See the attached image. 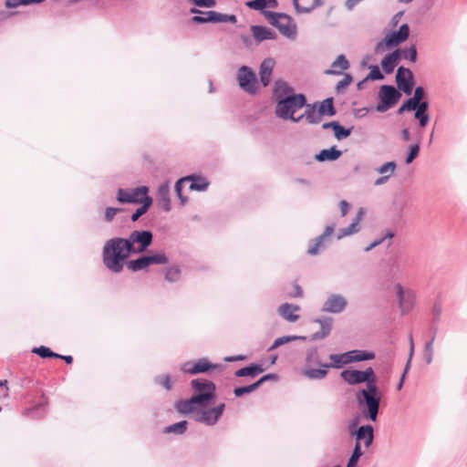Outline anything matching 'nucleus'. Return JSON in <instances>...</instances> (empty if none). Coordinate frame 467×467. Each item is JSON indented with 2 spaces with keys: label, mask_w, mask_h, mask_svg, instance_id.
Segmentation results:
<instances>
[{
  "label": "nucleus",
  "mask_w": 467,
  "mask_h": 467,
  "mask_svg": "<svg viewBox=\"0 0 467 467\" xmlns=\"http://www.w3.org/2000/svg\"><path fill=\"white\" fill-rule=\"evenodd\" d=\"M213 24L217 23H232L235 24L237 22V17L235 15H227L222 14L214 11V16H213Z\"/></svg>",
  "instance_id": "obj_53"
},
{
  "label": "nucleus",
  "mask_w": 467,
  "mask_h": 467,
  "mask_svg": "<svg viewBox=\"0 0 467 467\" xmlns=\"http://www.w3.org/2000/svg\"><path fill=\"white\" fill-rule=\"evenodd\" d=\"M442 307L440 302H435L431 309V324H439L441 317Z\"/></svg>",
  "instance_id": "obj_64"
},
{
  "label": "nucleus",
  "mask_w": 467,
  "mask_h": 467,
  "mask_svg": "<svg viewBox=\"0 0 467 467\" xmlns=\"http://www.w3.org/2000/svg\"><path fill=\"white\" fill-rule=\"evenodd\" d=\"M334 136L337 140L347 139L352 131V128H345L339 122L337 123L334 129Z\"/></svg>",
  "instance_id": "obj_55"
},
{
  "label": "nucleus",
  "mask_w": 467,
  "mask_h": 467,
  "mask_svg": "<svg viewBox=\"0 0 467 467\" xmlns=\"http://www.w3.org/2000/svg\"><path fill=\"white\" fill-rule=\"evenodd\" d=\"M134 254L126 238L113 237L108 240L102 249V261L111 273H120L129 257Z\"/></svg>",
  "instance_id": "obj_2"
},
{
  "label": "nucleus",
  "mask_w": 467,
  "mask_h": 467,
  "mask_svg": "<svg viewBox=\"0 0 467 467\" xmlns=\"http://www.w3.org/2000/svg\"><path fill=\"white\" fill-rule=\"evenodd\" d=\"M318 114L323 118L324 116L333 117L337 114L336 108L334 106V98L329 97L322 100L318 104Z\"/></svg>",
  "instance_id": "obj_34"
},
{
  "label": "nucleus",
  "mask_w": 467,
  "mask_h": 467,
  "mask_svg": "<svg viewBox=\"0 0 467 467\" xmlns=\"http://www.w3.org/2000/svg\"><path fill=\"white\" fill-rule=\"evenodd\" d=\"M395 78L397 89L410 96L415 84L413 72L410 68L400 66L397 69Z\"/></svg>",
  "instance_id": "obj_9"
},
{
  "label": "nucleus",
  "mask_w": 467,
  "mask_h": 467,
  "mask_svg": "<svg viewBox=\"0 0 467 467\" xmlns=\"http://www.w3.org/2000/svg\"><path fill=\"white\" fill-rule=\"evenodd\" d=\"M363 455L361 445L355 444L352 453L348 460L346 467H358V462L360 457Z\"/></svg>",
  "instance_id": "obj_49"
},
{
  "label": "nucleus",
  "mask_w": 467,
  "mask_h": 467,
  "mask_svg": "<svg viewBox=\"0 0 467 467\" xmlns=\"http://www.w3.org/2000/svg\"><path fill=\"white\" fill-rule=\"evenodd\" d=\"M191 387L193 389L192 396L201 398V400H196L200 408L209 406L216 398V386L210 379H194L191 381Z\"/></svg>",
  "instance_id": "obj_5"
},
{
  "label": "nucleus",
  "mask_w": 467,
  "mask_h": 467,
  "mask_svg": "<svg viewBox=\"0 0 467 467\" xmlns=\"http://www.w3.org/2000/svg\"><path fill=\"white\" fill-rule=\"evenodd\" d=\"M341 379L348 385H358L364 383L362 370L348 368L340 373Z\"/></svg>",
  "instance_id": "obj_23"
},
{
  "label": "nucleus",
  "mask_w": 467,
  "mask_h": 467,
  "mask_svg": "<svg viewBox=\"0 0 467 467\" xmlns=\"http://www.w3.org/2000/svg\"><path fill=\"white\" fill-rule=\"evenodd\" d=\"M164 279L170 283H175L179 281L181 276V267L179 265H172L164 269Z\"/></svg>",
  "instance_id": "obj_44"
},
{
  "label": "nucleus",
  "mask_w": 467,
  "mask_h": 467,
  "mask_svg": "<svg viewBox=\"0 0 467 467\" xmlns=\"http://www.w3.org/2000/svg\"><path fill=\"white\" fill-rule=\"evenodd\" d=\"M250 9L264 11L267 6L276 8L278 6L277 0H250L245 3Z\"/></svg>",
  "instance_id": "obj_36"
},
{
  "label": "nucleus",
  "mask_w": 467,
  "mask_h": 467,
  "mask_svg": "<svg viewBox=\"0 0 467 467\" xmlns=\"http://www.w3.org/2000/svg\"><path fill=\"white\" fill-rule=\"evenodd\" d=\"M148 265H165L169 262V258L164 253H157L153 254H145Z\"/></svg>",
  "instance_id": "obj_50"
},
{
  "label": "nucleus",
  "mask_w": 467,
  "mask_h": 467,
  "mask_svg": "<svg viewBox=\"0 0 467 467\" xmlns=\"http://www.w3.org/2000/svg\"><path fill=\"white\" fill-rule=\"evenodd\" d=\"M196 400H201V398L191 397L186 400H179L176 401L174 407L176 410L182 414L186 415L189 413H197L198 412V402Z\"/></svg>",
  "instance_id": "obj_17"
},
{
  "label": "nucleus",
  "mask_w": 467,
  "mask_h": 467,
  "mask_svg": "<svg viewBox=\"0 0 467 467\" xmlns=\"http://www.w3.org/2000/svg\"><path fill=\"white\" fill-rule=\"evenodd\" d=\"M187 177H192L191 180L188 181L191 182V184L189 186V189L191 191L202 192L205 191L209 186V182L202 176L191 174L188 175Z\"/></svg>",
  "instance_id": "obj_37"
},
{
  "label": "nucleus",
  "mask_w": 467,
  "mask_h": 467,
  "mask_svg": "<svg viewBox=\"0 0 467 467\" xmlns=\"http://www.w3.org/2000/svg\"><path fill=\"white\" fill-rule=\"evenodd\" d=\"M250 30L257 43L276 38V34L270 28L264 26H252Z\"/></svg>",
  "instance_id": "obj_22"
},
{
  "label": "nucleus",
  "mask_w": 467,
  "mask_h": 467,
  "mask_svg": "<svg viewBox=\"0 0 467 467\" xmlns=\"http://www.w3.org/2000/svg\"><path fill=\"white\" fill-rule=\"evenodd\" d=\"M265 368L262 365L257 363H251L248 366L243 367L234 372V376L237 378L249 377L255 378L260 373L264 372Z\"/></svg>",
  "instance_id": "obj_27"
},
{
  "label": "nucleus",
  "mask_w": 467,
  "mask_h": 467,
  "mask_svg": "<svg viewBox=\"0 0 467 467\" xmlns=\"http://www.w3.org/2000/svg\"><path fill=\"white\" fill-rule=\"evenodd\" d=\"M117 201L120 203H131L135 200L130 197V191L125 189H119L117 193Z\"/></svg>",
  "instance_id": "obj_61"
},
{
  "label": "nucleus",
  "mask_w": 467,
  "mask_h": 467,
  "mask_svg": "<svg viewBox=\"0 0 467 467\" xmlns=\"http://www.w3.org/2000/svg\"><path fill=\"white\" fill-rule=\"evenodd\" d=\"M335 226L333 224L327 225L323 234L311 240L307 254L310 255H316L318 253L319 247L322 245L324 241L330 236L334 232Z\"/></svg>",
  "instance_id": "obj_21"
},
{
  "label": "nucleus",
  "mask_w": 467,
  "mask_h": 467,
  "mask_svg": "<svg viewBox=\"0 0 467 467\" xmlns=\"http://www.w3.org/2000/svg\"><path fill=\"white\" fill-rule=\"evenodd\" d=\"M274 67L275 60L270 57L264 59L260 64L259 80L263 87H267L270 84Z\"/></svg>",
  "instance_id": "obj_18"
},
{
  "label": "nucleus",
  "mask_w": 467,
  "mask_h": 467,
  "mask_svg": "<svg viewBox=\"0 0 467 467\" xmlns=\"http://www.w3.org/2000/svg\"><path fill=\"white\" fill-rule=\"evenodd\" d=\"M401 59V49L397 48L387 54L381 60L380 65L386 74H391Z\"/></svg>",
  "instance_id": "obj_16"
},
{
  "label": "nucleus",
  "mask_w": 467,
  "mask_h": 467,
  "mask_svg": "<svg viewBox=\"0 0 467 467\" xmlns=\"http://www.w3.org/2000/svg\"><path fill=\"white\" fill-rule=\"evenodd\" d=\"M396 296L399 307L403 315L409 313L415 302V295L410 289H404L400 284H396Z\"/></svg>",
  "instance_id": "obj_10"
},
{
  "label": "nucleus",
  "mask_w": 467,
  "mask_h": 467,
  "mask_svg": "<svg viewBox=\"0 0 467 467\" xmlns=\"http://www.w3.org/2000/svg\"><path fill=\"white\" fill-rule=\"evenodd\" d=\"M307 339L306 337L305 336H284V337H277L274 343L272 344V346L267 349L268 352L270 351H273L274 349L286 344V343H289V342H292V341H296V340H302V341H306Z\"/></svg>",
  "instance_id": "obj_40"
},
{
  "label": "nucleus",
  "mask_w": 467,
  "mask_h": 467,
  "mask_svg": "<svg viewBox=\"0 0 467 467\" xmlns=\"http://www.w3.org/2000/svg\"><path fill=\"white\" fill-rule=\"evenodd\" d=\"M401 96V92L394 86L382 85L379 90V103L376 106V110L386 112L399 102Z\"/></svg>",
  "instance_id": "obj_6"
},
{
  "label": "nucleus",
  "mask_w": 467,
  "mask_h": 467,
  "mask_svg": "<svg viewBox=\"0 0 467 467\" xmlns=\"http://www.w3.org/2000/svg\"><path fill=\"white\" fill-rule=\"evenodd\" d=\"M320 325V330L312 334L309 337L311 341L320 340L327 337L331 329L333 319L331 317H320L314 320Z\"/></svg>",
  "instance_id": "obj_19"
},
{
  "label": "nucleus",
  "mask_w": 467,
  "mask_h": 467,
  "mask_svg": "<svg viewBox=\"0 0 467 467\" xmlns=\"http://www.w3.org/2000/svg\"><path fill=\"white\" fill-rule=\"evenodd\" d=\"M418 57L417 48L415 45L410 46L409 48L401 49V58L408 59L410 62H416Z\"/></svg>",
  "instance_id": "obj_56"
},
{
  "label": "nucleus",
  "mask_w": 467,
  "mask_h": 467,
  "mask_svg": "<svg viewBox=\"0 0 467 467\" xmlns=\"http://www.w3.org/2000/svg\"><path fill=\"white\" fill-rule=\"evenodd\" d=\"M219 365L210 362L206 358H199L194 363L185 362L182 365V370L190 375L206 373L212 369L218 368Z\"/></svg>",
  "instance_id": "obj_12"
},
{
  "label": "nucleus",
  "mask_w": 467,
  "mask_h": 467,
  "mask_svg": "<svg viewBox=\"0 0 467 467\" xmlns=\"http://www.w3.org/2000/svg\"><path fill=\"white\" fill-rule=\"evenodd\" d=\"M300 307L296 305H292L289 303L282 304L277 311L278 314L285 320L289 322H296L299 319V316L296 314H294V311H298Z\"/></svg>",
  "instance_id": "obj_30"
},
{
  "label": "nucleus",
  "mask_w": 467,
  "mask_h": 467,
  "mask_svg": "<svg viewBox=\"0 0 467 467\" xmlns=\"http://www.w3.org/2000/svg\"><path fill=\"white\" fill-rule=\"evenodd\" d=\"M224 409L225 404L220 403L214 408L202 410L200 415H196L194 417V420L208 426L215 425L220 417L223 415Z\"/></svg>",
  "instance_id": "obj_13"
},
{
  "label": "nucleus",
  "mask_w": 467,
  "mask_h": 467,
  "mask_svg": "<svg viewBox=\"0 0 467 467\" xmlns=\"http://www.w3.org/2000/svg\"><path fill=\"white\" fill-rule=\"evenodd\" d=\"M273 96L275 101V115L285 120L298 123L302 117H295L296 110L306 105V97L302 93H295L294 88L285 80L275 81Z\"/></svg>",
  "instance_id": "obj_1"
},
{
  "label": "nucleus",
  "mask_w": 467,
  "mask_h": 467,
  "mask_svg": "<svg viewBox=\"0 0 467 467\" xmlns=\"http://www.w3.org/2000/svg\"><path fill=\"white\" fill-rule=\"evenodd\" d=\"M148 186H139L130 191V197L135 201L131 202V203H142L145 202L146 197L150 196Z\"/></svg>",
  "instance_id": "obj_38"
},
{
  "label": "nucleus",
  "mask_w": 467,
  "mask_h": 467,
  "mask_svg": "<svg viewBox=\"0 0 467 467\" xmlns=\"http://www.w3.org/2000/svg\"><path fill=\"white\" fill-rule=\"evenodd\" d=\"M420 145L419 143H415L411 146H410L409 150L407 152V156L405 159V163L410 164L419 155L420 153Z\"/></svg>",
  "instance_id": "obj_60"
},
{
  "label": "nucleus",
  "mask_w": 467,
  "mask_h": 467,
  "mask_svg": "<svg viewBox=\"0 0 467 467\" xmlns=\"http://www.w3.org/2000/svg\"><path fill=\"white\" fill-rule=\"evenodd\" d=\"M350 363L371 360L375 358L374 352L361 349H354L348 351Z\"/></svg>",
  "instance_id": "obj_32"
},
{
  "label": "nucleus",
  "mask_w": 467,
  "mask_h": 467,
  "mask_svg": "<svg viewBox=\"0 0 467 467\" xmlns=\"http://www.w3.org/2000/svg\"><path fill=\"white\" fill-rule=\"evenodd\" d=\"M192 177H182L179 179L174 185V190L176 192L177 197L179 198L181 204L184 205L187 202V197L182 195V190L184 187V183L187 182L189 180H191Z\"/></svg>",
  "instance_id": "obj_47"
},
{
  "label": "nucleus",
  "mask_w": 467,
  "mask_h": 467,
  "mask_svg": "<svg viewBox=\"0 0 467 467\" xmlns=\"http://www.w3.org/2000/svg\"><path fill=\"white\" fill-rule=\"evenodd\" d=\"M125 265L132 272L141 271L149 266L145 254L136 259L128 260Z\"/></svg>",
  "instance_id": "obj_41"
},
{
  "label": "nucleus",
  "mask_w": 467,
  "mask_h": 467,
  "mask_svg": "<svg viewBox=\"0 0 467 467\" xmlns=\"http://www.w3.org/2000/svg\"><path fill=\"white\" fill-rule=\"evenodd\" d=\"M347 357H348V351L342 354H330L328 358L332 363H327V365H324L323 368H327V370L330 368H341L345 365L350 364V360Z\"/></svg>",
  "instance_id": "obj_33"
},
{
  "label": "nucleus",
  "mask_w": 467,
  "mask_h": 467,
  "mask_svg": "<svg viewBox=\"0 0 467 467\" xmlns=\"http://www.w3.org/2000/svg\"><path fill=\"white\" fill-rule=\"evenodd\" d=\"M34 354H36L41 358H58V354L51 350L48 347L40 346L36 347L32 349Z\"/></svg>",
  "instance_id": "obj_48"
},
{
  "label": "nucleus",
  "mask_w": 467,
  "mask_h": 467,
  "mask_svg": "<svg viewBox=\"0 0 467 467\" xmlns=\"http://www.w3.org/2000/svg\"><path fill=\"white\" fill-rule=\"evenodd\" d=\"M349 67V62L344 55H339L331 64V67L325 70L326 75L339 76L343 70Z\"/></svg>",
  "instance_id": "obj_26"
},
{
  "label": "nucleus",
  "mask_w": 467,
  "mask_h": 467,
  "mask_svg": "<svg viewBox=\"0 0 467 467\" xmlns=\"http://www.w3.org/2000/svg\"><path fill=\"white\" fill-rule=\"evenodd\" d=\"M265 17L268 20V22L275 26L278 24L279 19H288V15L285 13H275L272 11L264 10L262 11Z\"/></svg>",
  "instance_id": "obj_51"
},
{
  "label": "nucleus",
  "mask_w": 467,
  "mask_h": 467,
  "mask_svg": "<svg viewBox=\"0 0 467 467\" xmlns=\"http://www.w3.org/2000/svg\"><path fill=\"white\" fill-rule=\"evenodd\" d=\"M364 383L366 387L364 389H379L377 384V376L375 374L374 369L371 367L367 368L365 370H362Z\"/></svg>",
  "instance_id": "obj_42"
},
{
  "label": "nucleus",
  "mask_w": 467,
  "mask_h": 467,
  "mask_svg": "<svg viewBox=\"0 0 467 467\" xmlns=\"http://www.w3.org/2000/svg\"><path fill=\"white\" fill-rule=\"evenodd\" d=\"M154 381L156 384L161 385L166 390H171L172 388V384L169 375L156 376L154 378Z\"/></svg>",
  "instance_id": "obj_63"
},
{
  "label": "nucleus",
  "mask_w": 467,
  "mask_h": 467,
  "mask_svg": "<svg viewBox=\"0 0 467 467\" xmlns=\"http://www.w3.org/2000/svg\"><path fill=\"white\" fill-rule=\"evenodd\" d=\"M45 0H5V7L8 9L16 8L20 5H29L34 4H41Z\"/></svg>",
  "instance_id": "obj_54"
},
{
  "label": "nucleus",
  "mask_w": 467,
  "mask_h": 467,
  "mask_svg": "<svg viewBox=\"0 0 467 467\" xmlns=\"http://www.w3.org/2000/svg\"><path fill=\"white\" fill-rule=\"evenodd\" d=\"M327 363L323 362L317 347L308 348L306 350L305 365L302 370L303 376L311 380H320L327 376L328 370L323 368Z\"/></svg>",
  "instance_id": "obj_4"
},
{
  "label": "nucleus",
  "mask_w": 467,
  "mask_h": 467,
  "mask_svg": "<svg viewBox=\"0 0 467 467\" xmlns=\"http://www.w3.org/2000/svg\"><path fill=\"white\" fill-rule=\"evenodd\" d=\"M353 81V77L349 73H346L344 75L343 79L338 81L336 85V92L337 93H342L345 88H347Z\"/></svg>",
  "instance_id": "obj_57"
},
{
  "label": "nucleus",
  "mask_w": 467,
  "mask_h": 467,
  "mask_svg": "<svg viewBox=\"0 0 467 467\" xmlns=\"http://www.w3.org/2000/svg\"><path fill=\"white\" fill-rule=\"evenodd\" d=\"M134 254L147 251L152 244L153 234L150 230H134L126 238Z\"/></svg>",
  "instance_id": "obj_7"
},
{
  "label": "nucleus",
  "mask_w": 467,
  "mask_h": 467,
  "mask_svg": "<svg viewBox=\"0 0 467 467\" xmlns=\"http://www.w3.org/2000/svg\"><path fill=\"white\" fill-rule=\"evenodd\" d=\"M46 413V404L43 402L38 403L36 406L25 410V415L32 419H40Z\"/></svg>",
  "instance_id": "obj_45"
},
{
  "label": "nucleus",
  "mask_w": 467,
  "mask_h": 467,
  "mask_svg": "<svg viewBox=\"0 0 467 467\" xmlns=\"http://www.w3.org/2000/svg\"><path fill=\"white\" fill-rule=\"evenodd\" d=\"M317 103L308 104L304 107L306 110L304 114L300 115L302 119H305L308 124H318L322 121L321 116L318 114V109H317Z\"/></svg>",
  "instance_id": "obj_29"
},
{
  "label": "nucleus",
  "mask_w": 467,
  "mask_h": 467,
  "mask_svg": "<svg viewBox=\"0 0 467 467\" xmlns=\"http://www.w3.org/2000/svg\"><path fill=\"white\" fill-rule=\"evenodd\" d=\"M192 6L189 9V13L197 16L202 10L199 8H213L216 5V0H185Z\"/></svg>",
  "instance_id": "obj_35"
},
{
  "label": "nucleus",
  "mask_w": 467,
  "mask_h": 467,
  "mask_svg": "<svg viewBox=\"0 0 467 467\" xmlns=\"http://www.w3.org/2000/svg\"><path fill=\"white\" fill-rule=\"evenodd\" d=\"M397 168V163L394 161H388L383 163L377 169V171L382 175H387V173L390 174V176L394 173Z\"/></svg>",
  "instance_id": "obj_58"
},
{
  "label": "nucleus",
  "mask_w": 467,
  "mask_h": 467,
  "mask_svg": "<svg viewBox=\"0 0 467 467\" xmlns=\"http://www.w3.org/2000/svg\"><path fill=\"white\" fill-rule=\"evenodd\" d=\"M347 306L348 301L342 295L331 294L324 302L321 311L331 314H339L346 309Z\"/></svg>",
  "instance_id": "obj_11"
},
{
  "label": "nucleus",
  "mask_w": 467,
  "mask_h": 467,
  "mask_svg": "<svg viewBox=\"0 0 467 467\" xmlns=\"http://www.w3.org/2000/svg\"><path fill=\"white\" fill-rule=\"evenodd\" d=\"M275 27L286 37H292L296 35V26L292 24V17L289 15L288 19H279L278 24Z\"/></svg>",
  "instance_id": "obj_31"
},
{
  "label": "nucleus",
  "mask_w": 467,
  "mask_h": 467,
  "mask_svg": "<svg viewBox=\"0 0 467 467\" xmlns=\"http://www.w3.org/2000/svg\"><path fill=\"white\" fill-rule=\"evenodd\" d=\"M239 88L249 95L257 93V78L254 70L248 66H241L236 74Z\"/></svg>",
  "instance_id": "obj_8"
},
{
  "label": "nucleus",
  "mask_w": 467,
  "mask_h": 467,
  "mask_svg": "<svg viewBox=\"0 0 467 467\" xmlns=\"http://www.w3.org/2000/svg\"><path fill=\"white\" fill-rule=\"evenodd\" d=\"M426 97V92L423 87L418 86L414 89L413 96L409 98L408 100L415 106L417 102L422 100Z\"/></svg>",
  "instance_id": "obj_59"
},
{
  "label": "nucleus",
  "mask_w": 467,
  "mask_h": 467,
  "mask_svg": "<svg viewBox=\"0 0 467 467\" xmlns=\"http://www.w3.org/2000/svg\"><path fill=\"white\" fill-rule=\"evenodd\" d=\"M342 155V151L337 148V146H331L328 149L321 150L315 156V160L319 162L324 161H337Z\"/></svg>",
  "instance_id": "obj_25"
},
{
  "label": "nucleus",
  "mask_w": 467,
  "mask_h": 467,
  "mask_svg": "<svg viewBox=\"0 0 467 467\" xmlns=\"http://www.w3.org/2000/svg\"><path fill=\"white\" fill-rule=\"evenodd\" d=\"M369 73L366 77V79L370 80H382L384 78V75L380 71L379 67L377 65L369 67Z\"/></svg>",
  "instance_id": "obj_62"
},
{
  "label": "nucleus",
  "mask_w": 467,
  "mask_h": 467,
  "mask_svg": "<svg viewBox=\"0 0 467 467\" xmlns=\"http://www.w3.org/2000/svg\"><path fill=\"white\" fill-rule=\"evenodd\" d=\"M359 411L364 419L377 421L381 401L379 389H359L355 393Z\"/></svg>",
  "instance_id": "obj_3"
},
{
  "label": "nucleus",
  "mask_w": 467,
  "mask_h": 467,
  "mask_svg": "<svg viewBox=\"0 0 467 467\" xmlns=\"http://www.w3.org/2000/svg\"><path fill=\"white\" fill-rule=\"evenodd\" d=\"M351 436L355 437V444L361 445L363 442L364 446L368 448L374 441V428L369 424L361 425L356 431H351Z\"/></svg>",
  "instance_id": "obj_14"
},
{
  "label": "nucleus",
  "mask_w": 467,
  "mask_h": 467,
  "mask_svg": "<svg viewBox=\"0 0 467 467\" xmlns=\"http://www.w3.org/2000/svg\"><path fill=\"white\" fill-rule=\"evenodd\" d=\"M151 204L152 198L150 196H147L145 202H142L141 205L139 208H137L136 211L131 214V222H137L140 219V217H141L148 212Z\"/></svg>",
  "instance_id": "obj_43"
},
{
  "label": "nucleus",
  "mask_w": 467,
  "mask_h": 467,
  "mask_svg": "<svg viewBox=\"0 0 467 467\" xmlns=\"http://www.w3.org/2000/svg\"><path fill=\"white\" fill-rule=\"evenodd\" d=\"M258 388H259V384H257L255 381L250 385L235 387L234 389V394L235 397L239 398L245 394L252 393L253 391L256 390Z\"/></svg>",
  "instance_id": "obj_52"
},
{
  "label": "nucleus",
  "mask_w": 467,
  "mask_h": 467,
  "mask_svg": "<svg viewBox=\"0 0 467 467\" xmlns=\"http://www.w3.org/2000/svg\"><path fill=\"white\" fill-rule=\"evenodd\" d=\"M214 16V11H201L197 16H192L190 18V22L193 25H202L206 23H213V16Z\"/></svg>",
  "instance_id": "obj_39"
},
{
  "label": "nucleus",
  "mask_w": 467,
  "mask_h": 467,
  "mask_svg": "<svg viewBox=\"0 0 467 467\" xmlns=\"http://www.w3.org/2000/svg\"><path fill=\"white\" fill-rule=\"evenodd\" d=\"M304 5L299 4V0H292L294 8L298 14H309L316 8L324 5L323 0H302Z\"/></svg>",
  "instance_id": "obj_24"
},
{
  "label": "nucleus",
  "mask_w": 467,
  "mask_h": 467,
  "mask_svg": "<svg viewBox=\"0 0 467 467\" xmlns=\"http://www.w3.org/2000/svg\"><path fill=\"white\" fill-rule=\"evenodd\" d=\"M157 198L161 202V208L165 212H170L171 209L170 199V184L168 182L161 183L157 192Z\"/></svg>",
  "instance_id": "obj_28"
},
{
  "label": "nucleus",
  "mask_w": 467,
  "mask_h": 467,
  "mask_svg": "<svg viewBox=\"0 0 467 467\" xmlns=\"http://www.w3.org/2000/svg\"><path fill=\"white\" fill-rule=\"evenodd\" d=\"M363 215H364V211L362 208H360L358 211L357 215H356L355 219L353 220V222L348 227L340 228L338 230L337 234V239L340 240L346 236L358 233L360 230L359 222L362 220Z\"/></svg>",
  "instance_id": "obj_20"
},
{
  "label": "nucleus",
  "mask_w": 467,
  "mask_h": 467,
  "mask_svg": "<svg viewBox=\"0 0 467 467\" xmlns=\"http://www.w3.org/2000/svg\"><path fill=\"white\" fill-rule=\"evenodd\" d=\"M410 36V26L408 24H402L397 31H392L384 38L391 47H398L405 42Z\"/></svg>",
  "instance_id": "obj_15"
},
{
  "label": "nucleus",
  "mask_w": 467,
  "mask_h": 467,
  "mask_svg": "<svg viewBox=\"0 0 467 467\" xmlns=\"http://www.w3.org/2000/svg\"><path fill=\"white\" fill-rule=\"evenodd\" d=\"M188 422L187 420H182L171 425L165 427V433H174L177 435L183 434L187 431Z\"/></svg>",
  "instance_id": "obj_46"
}]
</instances>
